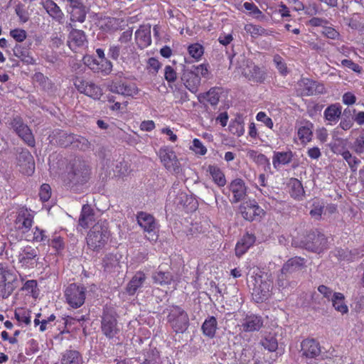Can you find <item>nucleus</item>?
Instances as JSON below:
<instances>
[{
  "instance_id": "1",
  "label": "nucleus",
  "mask_w": 364,
  "mask_h": 364,
  "mask_svg": "<svg viewBox=\"0 0 364 364\" xmlns=\"http://www.w3.org/2000/svg\"><path fill=\"white\" fill-rule=\"evenodd\" d=\"M111 236L110 231L106 225L97 223L89 230L86 237L88 248L99 252L107 244Z\"/></svg>"
},
{
  "instance_id": "2",
  "label": "nucleus",
  "mask_w": 364,
  "mask_h": 364,
  "mask_svg": "<svg viewBox=\"0 0 364 364\" xmlns=\"http://www.w3.org/2000/svg\"><path fill=\"white\" fill-rule=\"evenodd\" d=\"M67 177L69 183L83 184L87 183L91 174V169L87 163L80 158H75L68 166Z\"/></svg>"
},
{
  "instance_id": "3",
  "label": "nucleus",
  "mask_w": 364,
  "mask_h": 364,
  "mask_svg": "<svg viewBox=\"0 0 364 364\" xmlns=\"http://www.w3.org/2000/svg\"><path fill=\"white\" fill-rule=\"evenodd\" d=\"M167 322L176 333H183L189 327V317L181 306L173 305L168 311Z\"/></svg>"
},
{
  "instance_id": "4",
  "label": "nucleus",
  "mask_w": 364,
  "mask_h": 364,
  "mask_svg": "<svg viewBox=\"0 0 364 364\" xmlns=\"http://www.w3.org/2000/svg\"><path fill=\"white\" fill-rule=\"evenodd\" d=\"M16 273L8 267L0 264V297L9 298L17 287Z\"/></svg>"
},
{
  "instance_id": "5",
  "label": "nucleus",
  "mask_w": 364,
  "mask_h": 364,
  "mask_svg": "<svg viewBox=\"0 0 364 364\" xmlns=\"http://www.w3.org/2000/svg\"><path fill=\"white\" fill-rule=\"evenodd\" d=\"M86 292L87 289L83 285L72 283L65 290V301L73 309L80 308L85 301Z\"/></svg>"
},
{
  "instance_id": "6",
  "label": "nucleus",
  "mask_w": 364,
  "mask_h": 364,
  "mask_svg": "<svg viewBox=\"0 0 364 364\" xmlns=\"http://www.w3.org/2000/svg\"><path fill=\"white\" fill-rule=\"evenodd\" d=\"M13 213L15 214L14 220L15 229L22 233L28 232L34 222V215L32 211L25 206H20Z\"/></svg>"
},
{
  "instance_id": "7",
  "label": "nucleus",
  "mask_w": 364,
  "mask_h": 364,
  "mask_svg": "<svg viewBox=\"0 0 364 364\" xmlns=\"http://www.w3.org/2000/svg\"><path fill=\"white\" fill-rule=\"evenodd\" d=\"M303 243L306 250L318 254L323 252L328 247L326 237L317 231L308 233Z\"/></svg>"
},
{
  "instance_id": "8",
  "label": "nucleus",
  "mask_w": 364,
  "mask_h": 364,
  "mask_svg": "<svg viewBox=\"0 0 364 364\" xmlns=\"http://www.w3.org/2000/svg\"><path fill=\"white\" fill-rule=\"evenodd\" d=\"M73 83L78 92L94 100H100L102 96V88L92 81H87L80 77H75Z\"/></svg>"
},
{
  "instance_id": "9",
  "label": "nucleus",
  "mask_w": 364,
  "mask_h": 364,
  "mask_svg": "<svg viewBox=\"0 0 364 364\" xmlns=\"http://www.w3.org/2000/svg\"><path fill=\"white\" fill-rule=\"evenodd\" d=\"M297 85L301 96H312L326 92L325 87L322 83L308 77H302L298 81Z\"/></svg>"
},
{
  "instance_id": "10",
  "label": "nucleus",
  "mask_w": 364,
  "mask_h": 364,
  "mask_svg": "<svg viewBox=\"0 0 364 364\" xmlns=\"http://www.w3.org/2000/svg\"><path fill=\"white\" fill-rule=\"evenodd\" d=\"M136 220L139 225L149 235L147 239L156 240L158 238V234L156 232L157 224L154 217L149 213L141 211L137 213Z\"/></svg>"
},
{
  "instance_id": "11",
  "label": "nucleus",
  "mask_w": 364,
  "mask_h": 364,
  "mask_svg": "<svg viewBox=\"0 0 364 364\" xmlns=\"http://www.w3.org/2000/svg\"><path fill=\"white\" fill-rule=\"evenodd\" d=\"M50 142L55 144L62 147H67L77 142L85 144L87 141L83 137L76 136L73 134H68L61 130H57L53 132V135L49 136Z\"/></svg>"
},
{
  "instance_id": "12",
  "label": "nucleus",
  "mask_w": 364,
  "mask_h": 364,
  "mask_svg": "<svg viewBox=\"0 0 364 364\" xmlns=\"http://www.w3.org/2000/svg\"><path fill=\"white\" fill-rule=\"evenodd\" d=\"M239 210L243 218L248 221L259 220L265 213L255 200L241 203Z\"/></svg>"
},
{
  "instance_id": "13",
  "label": "nucleus",
  "mask_w": 364,
  "mask_h": 364,
  "mask_svg": "<svg viewBox=\"0 0 364 364\" xmlns=\"http://www.w3.org/2000/svg\"><path fill=\"white\" fill-rule=\"evenodd\" d=\"M102 333L109 339L114 338L119 333L116 316L109 311H104L101 320Z\"/></svg>"
},
{
  "instance_id": "14",
  "label": "nucleus",
  "mask_w": 364,
  "mask_h": 364,
  "mask_svg": "<svg viewBox=\"0 0 364 364\" xmlns=\"http://www.w3.org/2000/svg\"><path fill=\"white\" fill-rule=\"evenodd\" d=\"M161 162L168 171L178 173L180 168V162L175 151L169 146H163L159 151Z\"/></svg>"
},
{
  "instance_id": "15",
  "label": "nucleus",
  "mask_w": 364,
  "mask_h": 364,
  "mask_svg": "<svg viewBox=\"0 0 364 364\" xmlns=\"http://www.w3.org/2000/svg\"><path fill=\"white\" fill-rule=\"evenodd\" d=\"M109 90L116 94L125 97H134L139 93V88L134 82L126 80L112 82L109 86Z\"/></svg>"
},
{
  "instance_id": "16",
  "label": "nucleus",
  "mask_w": 364,
  "mask_h": 364,
  "mask_svg": "<svg viewBox=\"0 0 364 364\" xmlns=\"http://www.w3.org/2000/svg\"><path fill=\"white\" fill-rule=\"evenodd\" d=\"M301 356L306 359H316L321 353L319 342L314 338H306L301 343Z\"/></svg>"
},
{
  "instance_id": "17",
  "label": "nucleus",
  "mask_w": 364,
  "mask_h": 364,
  "mask_svg": "<svg viewBox=\"0 0 364 364\" xmlns=\"http://www.w3.org/2000/svg\"><path fill=\"white\" fill-rule=\"evenodd\" d=\"M263 318L261 316L250 314L241 321L240 328L245 333L259 331L263 326Z\"/></svg>"
},
{
  "instance_id": "18",
  "label": "nucleus",
  "mask_w": 364,
  "mask_h": 364,
  "mask_svg": "<svg viewBox=\"0 0 364 364\" xmlns=\"http://www.w3.org/2000/svg\"><path fill=\"white\" fill-rule=\"evenodd\" d=\"M38 259L37 250L31 246L24 247L18 255L21 266L25 269L33 268Z\"/></svg>"
},
{
  "instance_id": "19",
  "label": "nucleus",
  "mask_w": 364,
  "mask_h": 364,
  "mask_svg": "<svg viewBox=\"0 0 364 364\" xmlns=\"http://www.w3.org/2000/svg\"><path fill=\"white\" fill-rule=\"evenodd\" d=\"M272 289V283L270 281L261 280L260 283L256 281L252 293L253 299L257 303L264 302L269 298Z\"/></svg>"
},
{
  "instance_id": "20",
  "label": "nucleus",
  "mask_w": 364,
  "mask_h": 364,
  "mask_svg": "<svg viewBox=\"0 0 364 364\" xmlns=\"http://www.w3.org/2000/svg\"><path fill=\"white\" fill-rule=\"evenodd\" d=\"M228 188L232 193V198L230 200L232 203L241 201L247 195V186L242 178H235L232 180L230 183Z\"/></svg>"
},
{
  "instance_id": "21",
  "label": "nucleus",
  "mask_w": 364,
  "mask_h": 364,
  "mask_svg": "<svg viewBox=\"0 0 364 364\" xmlns=\"http://www.w3.org/2000/svg\"><path fill=\"white\" fill-rule=\"evenodd\" d=\"M20 171L27 176H31L35 170V162L33 156L28 151H23L18 157Z\"/></svg>"
},
{
  "instance_id": "22",
  "label": "nucleus",
  "mask_w": 364,
  "mask_h": 364,
  "mask_svg": "<svg viewBox=\"0 0 364 364\" xmlns=\"http://www.w3.org/2000/svg\"><path fill=\"white\" fill-rule=\"evenodd\" d=\"M134 38L139 48L144 49L151 44V26L141 25L135 31Z\"/></svg>"
},
{
  "instance_id": "23",
  "label": "nucleus",
  "mask_w": 364,
  "mask_h": 364,
  "mask_svg": "<svg viewBox=\"0 0 364 364\" xmlns=\"http://www.w3.org/2000/svg\"><path fill=\"white\" fill-rule=\"evenodd\" d=\"M181 80L185 87L192 93H196L198 91L201 79L197 73L192 70H185Z\"/></svg>"
},
{
  "instance_id": "24",
  "label": "nucleus",
  "mask_w": 364,
  "mask_h": 364,
  "mask_svg": "<svg viewBox=\"0 0 364 364\" xmlns=\"http://www.w3.org/2000/svg\"><path fill=\"white\" fill-rule=\"evenodd\" d=\"M206 176L219 188L224 187L227 183L225 173L218 164H209L205 168Z\"/></svg>"
},
{
  "instance_id": "25",
  "label": "nucleus",
  "mask_w": 364,
  "mask_h": 364,
  "mask_svg": "<svg viewBox=\"0 0 364 364\" xmlns=\"http://www.w3.org/2000/svg\"><path fill=\"white\" fill-rule=\"evenodd\" d=\"M87 43L85 32L82 30L73 28L69 35L68 45L72 50L83 47Z\"/></svg>"
},
{
  "instance_id": "26",
  "label": "nucleus",
  "mask_w": 364,
  "mask_h": 364,
  "mask_svg": "<svg viewBox=\"0 0 364 364\" xmlns=\"http://www.w3.org/2000/svg\"><path fill=\"white\" fill-rule=\"evenodd\" d=\"M244 75L250 81L256 83H263L266 79V72L254 63L247 65L244 71Z\"/></svg>"
},
{
  "instance_id": "27",
  "label": "nucleus",
  "mask_w": 364,
  "mask_h": 364,
  "mask_svg": "<svg viewBox=\"0 0 364 364\" xmlns=\"http://www.w3.org/2000/svg\"><path fill=\"white\" fill-rule=\"evenodd\" d=\"M43 9L48 14L59 24L64 23L65 16L60 8L53 0H46L42 2Z\"/></svg>"
},
{
  "instance_id": "28",
  "label": "nucleus",
  "mask_w": 364,
  "mask_h": 364,
  "mask_svg": "<svg viewBox=\"0 0 364 364\" xmlns=\"http://www.w3.org/2000/svg\"><path fill=\"white\" fill-rule=\"evenodd\" d=\"M146 279V274L142 271L136 272L128 282L126 287V292L129 296H134L138 289L143 287Z\"/></svg>"
},
{
  "instance_id": "29",
  "label": "nucleus",
  "mask_w": 364,
  "mask_h": 364,
  "mask_svg": "<svg viewBox=\"0 0 364 364\" xmlns=\"http://www.w3.org/2000/svg\"><path fill=\"white\" fill-rule=\"evenodd\" d=\"M342 107L339 103L331 104L323 112V118L327 125L336 124L341 116Z\"/></svg>"
},
{
  "instance_id": "30",
  "label": "nucleus",
  "mask_w": 364,
  "mask_h": 364,
  "mask_svg": "<svg viewBox=\"0 0 364 364\" xmlns=\"http://www.w3.org/2000/svg\"><path fill=\"white\" fill-rule=\"evenodd\" d=\"M255 240V235L248 232L245 234L236 244L235 249L236 256L240 257L245 254L250 247L254 245Z\"/></svg>"
},
{
  "instance_id": "31",
  "label": "nucleus",
  "mask_w": 364,
  "mask_h": 364,
  "mask_svg": "<svg viewBox=\"0 0 364 364\" xmlns=\"http://www.w3.org/2000/svg\"><path fill=\"white\" fill-rule=\"evenodd\" d=\"M294 154L291 150L287 151H274L272 156V164L275 169H279L282 166L290 164L293 159Z\"/></svg>"
},
{
  "instance_id": "32",
  "label": "nucleus",
  "mask_w": 364,
  "mask_h": 364,
  "mask_svg": "<svg viewBox=\"0 0 364 364\" xmlns=\"http://www.w3.org/2000/svg\"><path fill=\"white\" fill-rule=\"evenodd\" d=\"M60 364H83L82 355L77 350H65L61 353Z\"/></svg>"
},
{
  "instance_id": "33",
  "label": "nucleus",
  "mask_w": 364,
  "mask_h": 364,
  "mask_svg": "<svg viewBox=\"0 0 364 364\" xmlns=\"http://www.w3.org/2000/svg\"><path fill=\"white\" fill-rule=\"evenodd\" d=\"M304 258L294 257L288 259L282 266V274H287L301 269L304 267Z\"/></svg>"
},
{
  "instance_id": "34",
  "label": "nucleus",
  "mask_w": 364,
  "mask_h": 364,
  "mask_svg": "<svg viewBox=\"0 0 364 364\" xmlns=\"http://www.w3.org/2000/svg\"><path fill=\"white\" fill-rule=\"evenodd\" d=\"M217 329L218 321L213 316L206 318L201 326L203 335L209 338H213L215 336Z\"/></svg>"
},
{
  "instance_id": "35",
  "label": "nucleus",
  "mask_w": 364,
  "mask_h": 364,
  "mask_svg": "<svg viewBox=\"0 0 364 364\" xmlns=\"http://www.w3.org/2000/svg\"><path fill=\"white\" fill-rule=\"evenodd\" d=\"M229 131L233 134L240 137L245 133V120L241 114H237L229 125Z\"/></svg>"
},
{
  "instance_id": "36",
  "label": "nucleus",
  "mask_w": 364,
  "mask_h": 364,
  "mask_svg": "<svg viewBox=\"0 0 364 364\" xmlns=\"http://www.w3.org/2000/svg\"><path fill=\"white\" fill-rule=\"evenodd\" d=\"M244 30L253 38H257L259 36H268L272 35L273 33L272 31L267 30L259 25H256L251 23L245 24L244 26Z\"/></svg>"
},
{
  "instance_id": "37",
  "label": "nucleus",
  "mask_w": 364,
  "mask_h": 364,
  "mask_svg": "<svg viewBox=\"0 0 364 364\" xmlns=\"http://www.w3.org/2000/svg\"><path fill=\"white\" fill-rule=\"evenodd\" d=\"M94 210L89 205H83L79 218V225L83 228H87L94 221Z\"/></svg>"
},
{
  "instance_id": "38",
  "label": "nucleus",
  "mask_w": 364,
  "mask_h": 364,
  "mask_svg": "<svg viewBox=\"0 0 364 364\" xmlns=\"http://www.w3.org/2000/svg\"><path fill=\"white\" fill-rule=\"evenodd\" d=\"M289 186L290 196L296 200H301L305 193L301 182L297 178H291Z\"/></svg>"
},
{
  "instance_id": "39",
  "label": "nucleus",
  "mask_w": 364,
  "mask_h": 364,
  "mask_svg": "<svg viewBox=\"0 0 364 364\" xmlns=\"http://www.w3.org/2000/svg\"><path fill=\"white\" fill-rule=\"evenodd\" d=\"M92 65L90 64L92 70L100 72L104 75H108L112 70V63L106 58L99 60L92 59Z\"/></svg>"
},
{
  "instance_id": "40",
  "label": "nucleus",
  "mask_w": 364,
  "mask_h": 364,
  "mask_svg": "<svg viewBox=\"0 0 364 364\" xmlns=\"http://www.w3.org/2000/svg\"><path fill=\"white\" fill-rule=\"evenodd\" d=\"M332 305L336 311L345 314L348 312V307L345 303V296L341 292H334L331 298Z\"/></svg>"
},
{
  "instance_id": "41",
  "label": "nucleus",
  "mask_w": 364,
  "mask_h": 364,
  "mask_svg": "<svg viewBox=\"0 0 364 364\" xmlns=\"http://www.w3.org/2000/svg\"><path fill=\"white\" fill-rule=\"evenodd\" d=\"M13 50L14 55L19 58L22 62L28 65H33L35 63V60L31 55L28 50L23 47L21 45H16Z\"/></svg>"
},
{
  "instance_id": "42",
  "label": "nucleus",
  "mask_w": 364,
  "mask_h": 364,
  "mask_svg": "<svg viewBox=\"0 0 364 364\" xmlns=\"http://www.w3.org/2000/svg\"><path fill=\"white\" fill-rule=\"evenodd\" d=\"M152 279L155 284L164 286L171 284L173 277L169 272L158 271L153 274Z\"/></svg>"
},
{
  "instance_id": "43",
  "label": "nucleus",
  "mask_w": 364,
  "mask_h": 364,
  "mask_svg": "<svg viewBox=\"0 0 364 364\" xmlns=\"http://www.w3.org/2000/svg\"><path fill=\"white\" fill-rule=\"evenodd\" d=\"M347 139L338 138L330 144V149L334 154L343 157L345 154L349 151L347 149Z\"/></svg>"
},
{
  "instance_id": "44",
  "label": "nucleus",
  "mask_w": 364,
  "mask_h": 364,
  "mask_svg": "<svg viewBox=\"0 0 364 364\" xmlns=\"http://www.w3.org/2000/svg\"><path fill=\"white\" fill-rule=\"evenodd\" d=\"M313 124L307 122L305 125L301 126L297 131L298 137L302 143L309 142L312 138Z\"/></svg>"
},
{
  "instance_id": "45",
  "label": "nucleus",
  "mask_w": 364,
  "mask_h": 364,
  "mask_svg": "<svg viewBox=\"0 0 364 364\" xmlns=\"http://www.w3.org/2000/svg\"><path fill=\"white\" fill-rule=\"evenodd\" d=\"M187 50L190 56L196 61H199L204 53L203 46L198 43L189 45Z\"/></svg>"
},
{
  "instance_id": "46",
  "label": "nucleus",
  "mask_w": 364,
  "mask_h": 364,
  "mask_svg": "<svg viewBox=\"0 0 364 364\" xmlns=\"http://www.w3.org/2000/svg\"><path fill=\"white\" fill-rule=\"evenodd\" d=\"M46 244L54 249L58 254H59L65 248V242L63 237L56 234H54L51 239L48 238V241Z\"/></svg>"
},
{
  "instance_id": "47",
  "label": "nucleus",
  "mask_w": 364,
  "mask_h": 364,
  "mask_svg": "<svg viewBox=\"0 0 364 364\" xmlns=\"http://www.w3.org/2000/svg\"><path fill=\"white\" fill-rule=\"evenodd\" d=\"M48 235L45 230L36 226L33 230V238L31 240L33 242H42L46 244L48 241Z\"/></svg>"
},
{
  "instance_id": "48",
  "label": "nucleus",
  "mask_w": 364,
  "mask_h": 364,
  "mask_svg": "<svg viewBox=\"0 0 364 364\" xmlns=\"http://www.w3.org/2000/svg\"><path fill=\"white\" fill-rule=\"evenodd\" d=\"M16 134L28 146L31 147H34L36 145V141L34 136L28 126V130L26 129H22L19 132L16 133Z\"/></svg>"
},
{
  "instance_id": "49",
  "label": "nucleus",
  "mask_w": 364,
  "mask_h": 364,
  "mask_svg": "<svg viewBox=\"0 0 364 364\" xmlns=\"http://www.w3.org/2000/svg\"><path fill=\"white\" fill-rule=\"evenodd\" d=\"M348 26L353 29L358 30L360 32H363L364 19L360 15L358 14H353L351 18H350Z\"/></svg>"
},
{
  "instance_id": "50",
  "label": "nucleus",
  "mask_w": 364,
  "mask_h": 364,
  "mask_svg": "<svg viewBox=\"0 0 364 364\" xmlns=\"http://www.w3.org/2000/svg\"><path fill=\"white\" fill-rule=\"evenodd\" d=\"M262 346L270 352H274L278 348V342L275 337L269 335L261 341Z\"/></svg>"
},
{
  "instance_id": "51",
  "label": "nucleus",
  "mask_w": 364,
  "mask_h": 364,
  "mask_svg": "<svg viewBox=\"0 0 364 364\" xmlns=\"http://www.w3.org/2000/svg\"><path fill=\"white\" fill-rule=\"evenodd\" d=\"M343 159L347 162L351 171L356 172L361 161L356 156H353L350 151L346 153Z\"/></svg>"
},
{
  "instance_id": "52",
  "label": "nucleus",
  "mask_w": 364,
  "mask_h": 364,
  "mask_svg": "<svg viewBox=\"0 0 364 364\" xmlns=\"http://www.w3.org/2000/svg\"><path fill=\"white\" fill-rule=\"evenodd\" d=\"M250 156L256 164L267 166L269 169L270 168L269 159L264 154L258 153L256 151H251L250 152Z\"/></svg>"
},
{
  "instance_id": "53",
  "label": "nucleus",
  "mask_w": 364,
  "mask_h": 364,
  "mask_svg": "<svg viewBox=\"0 0 364 364\" xmlns=\"http://www.w3.org/2000/svg\"><path fill=\"white\" fill-rule=\"evenodd\" d=\"M86 14L85 6L72 9L70 12V20L72 21L83 23L85 21Z\"/></svg>"
},
{
  "instance_id": "54",
  "label": "nucleus",
  "mask_w": 364,
  "mask_h": 364,
  "mask_svg": "<svg viewBox=\"0 0 364 364\" xmlns=\"http://www.w3.org/2000/svg\"><path fill=\"white\" fill-rule=\"evenodd\" d=\"M273 61L279 73L284 76L287 75L289 71L284 58L277 54L274 56Z\"/></svg>"
},
{
  "instance_id": "55",
  "label": "nucleus",
  "mask_w": 364,
  "mask_h": 364,
  "mask_svg": "<svg viewBox=\"0 0 364 364\" xmlns=\"http://www.w3.org/2000/svg\"><path fill=\"white\" fill-rule=\"evenodd\" d=\"M352 149L358 154L364 153V130H362L359 136L355 139Z\"/></svg>"
},
{
  "instance_id": "56",
  "label": "nucleus",
  "mask_w": 364,
  "mask_h": 364,
  "mask_svg": "<svg viewBox=\"0 0 364 364\" xmlns=\"http://www.w3.org/2000/svg\"><path fill=\"white\" fill-rule=\"evenodd\" d=\"M14 315L18 322L23 323L26 325H29L31 323L30 311L21 309L16 310Z\"/></svg>"
},
{
  "instance_id": "57",
  "label": "nucleus",
  "mask_w": 364,
  "mask_h": 364,
  "mask_svg": "<svg viewBox=\"0 0 364 364\" xmlns=\"http://www.w3.org/2000/svg\"><path fill=\"white\" fill-rule=\"evenodd\" d=\"M9 124L16 133L19 132L22 129L28 130V125L23 122V119L19 116L14 117Z\"/></svg>"
},
{
  "instance_id": "58",
  "label": "nucleus",
  "mask_w": 364,
  "mask_h": 364,
  "mask_svg": "<svg viewBox=\"0 0 364 364\" xmlns=\"http://www.w3.org/2000/svg\"><path fill=\"white\" fill-rule=\"evenodd\" d=\"M9 124L16 133L19 132L22 129L28 130V125L23 122V119L19 116L14 117Z\"/></svg>"
},
{
  "instance_id": "59",
  "label": "nucleus",
  "mask_w": 364,
  "mask_h": 364,
  "mask_svg": "<svg viewBox=\"0 0 364 364\" xmlns=\"http://www.w3.org/2000/svg\"><path fill=\"white\" fill-rule=\"evenodd\" d=\"M38 284L37 281L31 279L26 281L22 287V290L27 291L31 294L33 297H36L38 295Z\"/></svg>"
},
{
  "instance_id": "60",
  "label": "nucleus",
  "mask_w": 364,
  "mask_h": 364,
  "mask_svg": "<svg viewBox=\"0 0 364 364\" xmlns=\"http://www.w3.org/2000/svg\"><path fill=\"white\" fill-rule=\"evenodd\" d=\"M190 149L198 155L204 156L207 153L206 147L203 145L202 141L197 138L193 140V144Z\"/></svg>"
},
{
  "instance_id": "61",
  "label": "nucleus",
  "mask_w": 364,
  "mask_h": 364,
  "mask_svg": "<svg viewBox=\"0 0 364 364\" xmlns=\"http://www.w3.org/2000/svg\"><path fill=\"white\" fill-rule=\"evenodd\" d=\"M218 90L219 88L218 87H212L206 93V100L211 105H216L219 102L220 93Z\"/></svg>"
},
{
  "instance_id": "62",
  "label": "nucleus",
  "mask_w": 364,
  "mask_h": 364,
  "mask_svg": "<svg viewBox=\"0 0 364 364\" xmlns=\"http://www.w3.org/2000/svg\"><path fill=\"white\" fill-rule=\"evenodd\" d=\"M38 195L41 201L47 202L51 197L50 186L48 183L42 184Z\"/></svg>"
},
{
  "instance_id": "63",
  "label": "nucleus",
  "mask_w": 364,
  "mask_h": 364,
  "mask_svg": "<svg viewBox=\"0 0 364 364\" xmlns=\"http://www.w3.org/2000/svg\"><path fill=\"white\" fill-rule=\"evenodd\" d=\"M256 119L258 122L263 123L267 128L270 129H272L274 127V122L272 119L268 117L264 112H259L256 115Z\"/></svg>"
},
{
  "instance_id": "64",
  "label": "nucleus",
  "mask_w": 364,
  "mask_h": 364,
  "mask_svg": "<svg viewBox=\"0 0 364 364\" xmlns=\"http://www.w3.org/2000/svg\"><path fill=\"white\" fill-rule=\"evenodd\" d=\"M10 36L18 43L25 41L27 37L26 31L21 28H14L10 31Z\"/></svg>"
}]
</instances>
